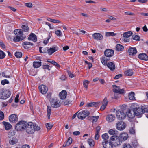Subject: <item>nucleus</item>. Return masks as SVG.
Wrapping results in <instances>:
<instances>
[{
    "label": "nucleus",
    "mask_w": 148,
    "mask_h": 148,
    "mask_svg": "<svg viewBox=\"0 0 148 148\" xmlns=\"http://www.w3.org/2000/svg\"><path fill=\"white\" fill-rule=\"evenodd\" d=\"M40 128L36 124H34L32 122H29L27 124L25 127V130L28 134H32L34 133L35 131L40 130Z\"/></svg>",
    "instance_id": "1"
},
{
    "label": "nucleus",
    "mask_w": 148,
    "mask_h": 148,
    "mask_svg": "<svg viewBox=\"0 0 148 148\" xmlns=\"http://www.w3.org/2000/svg\"><path fill=\"white\" fill-rule=\"evenodd\" d=\"M14 32L15 35V36L14 37L13 39L14 42L22 41L26 38V36L23 35L21 29H15L14 30Z\"/></svg>",
    "instance_id": "2"
},
{
    "label": "nucleus",
    "mask_w": 148,
    "mask_h": 148,
    "mask_svg": "<svg viewBox=\"0 0 148 148\" xmlns=\"http://www.w3.org/2000/svg\"><path fill=\"white\" fill-rule=\"evenodd\" d=\"M11 95V92L8 90L2 89L0 90V99H6L9 97Z\"/></svg>",
    "instance_id": "3"
},
{
    "label": "nucleus",
    "mask_w": 148,
    "mask_h": 148,
    "mask_svg": "<svg viewBox=\"0 0 148 148\" xmlns=\"http://www.w3.org/2000/svg\"><path fill=\"white\" fill-rule=\"evenodd\" d=\"M27 124V122L26 121H20L15 125V129L17 131L25 130Z\"/></svg>",
    "instance_id": "4"
},
{
    "label": "nucleus",
    "mask_w": 148,
    "mask_h": 148,
    "mask_svg": "<svg viewBox=\"0 0 148 148\" xmlns=\"http://www.w3.org/2000/svg\"><path fill=\"white\" fill-rule=\"evenodd\" d=\"M90 112L88 111L85 110L79 112L77 115V117L79 119H83L88 116Z\"/></svg>",
    "instance_id": "5"
},
{
    "label": "nucleus",
    "mask_w": 148,
    "mask_h": 148,
    "mask_svg": "<svg viewBox=\"0 0 148 148\" xmlns=\"http://www.w3.org/2000/svg\"><path fill=\"white\" fill-rule=\"evenodd\" d=\"M116 115L117 118L119 120H122L124 119L126 116L125 114L122 110L117 111Z\"/></svg>",
    "instance_id": "6"
},
{
    "label": "nucleus",
    "mask_w": 148,
    "mask_h": 148,
    "mask_svg": "<svg viewBox=\"0 0 148 148\" xmlns=\"http://www.w3.org/2000/svg\"><path fill=\"white\" fill-rule=\"evenodd\" d=\"M113 91L115 93L120 94H123L125 93V90L124 89H121L120 87L115 85L113 86Z\"/></svg>",
    "instance_id": "7"
},
{
    "label": "nucleus",
    "mask_w": 148,
    "mask_h": 148,
    "mask_svg": "<svg viewBox=\"0 0 148 148\" xmlns=\"http://www.w3.org/2000/svg\"><path fill=\"white\" fill-rule=\"evenodd\" d=\"M126 125L122 121L118 122L116 124V127L117 129L119 130H122L126 127Z\"/></svg>",
    "instance_id": "8"
},
{
    "label": "nucleus",
    "mask_w": 148,
    "mask_h": 148,
    "mask_svg": "<svg viewBox=\"0 0 148 148\" xmlns=\"http://www.w3.org/2000/svg\"><path fill=\"white\" fill-rule=\"evenodd\" d=\"M51 106L53 108H57L60 106V103L57 99L52 98L50 101Z\"/></svg>",
    "instance_id": "9"
},
{
    "label": "nucleus",
    "mask_w": 148,
    "mask_h": 148,
    "mask_svg": "<svg viewBox=\"0 0 148 148\" xmlns=\"http://www.w3.org/2000/svg\"><path fill=\"white\" fill-rule=\"evenodd\" d=\"M102 144L104 148H113L114 144L108 141L102 142Z\"/></svg>",
    "instance_id": "10"
},
{
    "label": "nucleus",
    "mask_w": 148,
    "mask_h": 148,
    "mask_svg": "<svg viewBox=\"0 0 148 148\" xmlns=\"http://www.w3.org/2000/svg\"><path fill=\"white\" fill-rule=\"evenodd\" d=\"M8 137L9 139V142L10 144L13 145L17 143L18 142V140L15 137H11V135L10 134H8Z\"/></svg>",
    "instance_id": "11"
},
{
    "label": "nucleus",
    "mask_w": 148,
    "mask_h": 148,
    "mask_svg": "<svg viewBox=\"0 0 148 148\" xmlns=\"http://www.w3.org/2000/svg\"><path fill=\"white\" fill-rule=\"evenodd\" d=\"M114 53V51L113 50L108 49L106 50L104 52L105 56L107 57H110L112 56Z\"/></svg>",
    "instance_id": "12"
},
{
    "label": "nucleus",
    "mask_w": 148,
    "mask_h": 148,
    "mask_svg": "<svg viewBox=\"0 0 148 148\" xmlns=\"http://www.w3.org/2000/svg\"><path fill=\"white\" fill-rule=\"evenodd\" d=\"M93 38L95 40H100L102 39L103 36L100 33H96L92 34Z\"/></svg>",
    "instance_id": "13"
},
{
    "label": "nucleus",
    "mask_w": 148,
    "mask_h": 148,
    "mask_svg": "<svg viewBox=\"0 0 148 148\" xmlns=\"http://www.w3.org/2000/svg\"><path fill=\"white\" fill-rule=\"evenodd\" d=\"M127 116L130 118H133L136 115L134 108L132 110H129L127 112Z\"/></svg>",
    "instance_id": "14"
},
{
    "label": "nucleus",
    "mask_w": 148,
    "mask_h": 148,
    "mask_svg": "<svg viewBox=\"0 0 148 148\" xmlns=\"http://www.w3.org/2000/svg\"><path fill=\"white\" fill-rule=\"evenodd\" d=\"M39 88L40 92L42 94H46L48 90L47 87L44 85L40 86Z\"/></svg>",
    "instance_id": "15"
},
{
    "label": "nucleus",
    "mask_w": 148,
    "mask_h": 148,
    "mask_svg": "<svg viewBox=\"0 0 148 148\" xmlns=\"http://www.w3.org/2000/svg\"><path fill=\"white\" fill-rule=\"evenodd\" d=\"M9 120L11 122L15 123L18 121V117L15 114H11L9 117Z\"/></svg>",
    "instance_id": "16"
},
{
    "label": "nucleus",
    "mask_w": 148,
    "mask_h": 148,
    "mask_svg": "<svg viewBox=\"0 0 148 148\" xmlns=\"http://www.w3.org/2000/svg\"><path fill=\"white\" fill-rule=\"evenodd\" d=\"M108 101L106 97L105 98L103 101L102 102V106L100 108L101 110H103L106 108L108 103Z\"/></svg>",
    "instance_id": "17"
},
{
    "label": "nucleus",
    "mask_w": 148,
    "mask_h": 148,
    "mask_svg": "<svg viewBox=\"0 0 148 148\" xmlns=\"http://www.w3.org/2000/svg\"><path fill=\"white\" fill-rule=\"evenodd\" d=\"M28 39L29 40H32L34 42L37 41V38L36 35L32 33H31Z\"/></svg>",
    "instance_id": "18"
},
{
    "label": "nucleus",
    "mask_w": 148,
    "mask_h": 148,
    "mask_svg": "<svg viewBox=\"0 0 148 148\" xmlns=\"http://www.w3.org/2000/svg\"><path fill=\"white\" fill-rule=\"evenodd\" d=\"M107 66L112 71L114 70L115 69V64L112 62H108L107 64Z\"/></svg>",
    "instance_id": "19"
},
{
    "label": "nucleus",
    "mask_w": 148,
    "mask_h": 148,
    "mask_svg": "<svg viewBox=\"0 0 148 148\" xmlns=\"http://www.w3.org/2000/svg\"><path fill=\"white\" fill-rule=\"evenodd\" d=\"M58 50L57 47H53L47 50V52L49 55H51Z\"/></svg>",
    "instance_id": "20"
},
{
    "label": "nucleus",
    "mask_w": 148,
    "mask_h": 148,
    "mask_svg": "<svg viewBox=\"0 0 148 148\" xmlns=\"http://www.w3.org/2000/svg\"><path fill=\"white\" fill-rule=\"evenodd\" d=\"M134 109L136 115V116H138L143 114V110H142L141 108H134Z\"/></svg>",
    "instance_id": "21"
},
{
    "label": "nucleus",
    "mask_w": 148,
    "mask_h": 148,
    "mask_svg": "<svg viewBox=\"0 0 148 148\" xmlns=\"http://www.w3.org/2000/svg\"><path fill=\"white\" fill-rule=\"evenodd\" d=\"M129 55H134L137 53V50L136 48L130 47L128 50Z\"/></svg>",
    "instance_id": "22"
},
{
    "label": "nucleus",
    "mask_w": 148,
    "mask_h": 148,
    "mask_svg": "<svg viewBox=\"0 0 148 148\" xmlns=\"http://www.w3.org/2000/svg\"><path fill=\"white\" fill-rule=\"evenodd\" d=\"M138 58L140 59L145 61L148 60V56L145 53L140 54L138 56Z\"/></svg>",
    "instance_id": "23"
},
{
    "label": "nucleus",
    "mask_w": 148,
    "mask_h": 148,
    "mask_svg": "<svg viewBox=\"0 0 148 148\" xmlns=\"http://www.w3.org/2000/svg\"><path fill=\"white\" fill-rule=\"evenodd\" d=\"M22 45L24 48L27 49L30 48V45H33V43L30 42H25L22 43Z\"/></svg>",
    "instance_id": "24"
},
{
    "label": "nucleus",
    "mask_w": 148,
    "mask_h": 148,
    "mask_svg": "<svg viewBox=\"0 0 148 148\" xmlns=\"http://www.w3.org/2000/svg\"><path fill=\"white\" fill-rule=\"evenodd\" d=\"M60 99H64L67 95V92L66 90H63L59 94Z\"/></svg>",
    "instance_id": "25"
},
{
    "label": "nucleus",
    "mask_w": 148,
    "mask_h": 148,
    "mask_svg": "<svg viewBox=\"0 0 148 148\" xmlns=\"http://www.w3.org/2000/svg\"><path fill=\"white\" fill-rule=\"evenodd\" d=\"M119 136L120 138L123 140H126L128 138V134L126 133L121 134Z\"/></svg>",
    "instance_id": "26"
},
{
    "label": "nucleus",
    "mask_w": 148,
    "mask_h": 148,
    "mask_svg": "<svg viewBox=\"0 0 148 148\" xmlns=\"http://www.w3.org/2000/svg\"><path fill=\"white\" fill-rule=\"evenodd\" d=\"M115 119V116L112 114H110L107 116L106 118V119L109 122L113 121Z\"/></svg>",
    "instance_id": "27"
},
{
    "label": "nucleus",
    "mask_w": 148,
    "mask_h": 148,
    "mask_svg": "<svg viewBox=\"0 0 148 148\" xmlns=\"http://www.w3.org/2000/svg\"><path fill=\"white\" fill-rule=\"evenodd\" d=\"M41 65V62L40 61L34 62H33V66L34 68H38Z\"/></svg>",
    "instance_id": "28"
},
{
    "label": "nucleus",
    "mask_w": 148,
    "mask_h": 148,
    "mask_svg": "<svg viewBox=\"0 0 148 148\" xmlns=\"http://www.w3.org/2000/svg\"><path fill=\"white\" fill-rule=\"evenodd\" d=\"M3 123L5 125V129L8 130L11 129L12 127L11 125L8 122L3 121Z\"/></svg>",
    "instance_id": "29"
},
{
    "label": "nucleus",
    "mask_w": 148,
    "mask_h": 148,
    "mask_svg": "<svg viewBox=\"0 0 148 148\" xmlns=\"http://www.w3.org/2000/svg\"><path fill=\"white\" fill-rule=\"evenodd\" d=\"M133 33L132 32L129 31L125 32H124L123 34V37L128 38Z\"/></svg>",
    "instance_id": "30"
},
{
    "label": "nucleus",
    "mask_w": 148,
    "mask_h": 148,
    "mask_svg": "<svg viewBox=\"0 0 148 148\" xmlns=\"http://www.w3.org/2000/svg\"><path fill=\"white\" fill-rule=\"evenodd\" d=\"M116 50L118 51H121L124 49L123 46L120 44H117L116 46Z\"/></svg>",
    "instance_id": "31"
},
{
    "label": "nucleus",
    "mask_w": 148,
    "mask_h": 148,
    "mask_svg": "<svg viewBox=\"0 0 148 148\" xmlns=\"http://www.w3.org/2000/svg\"><path fill=\"white\" fill-rule=\"evenodd\" d=\"M99 116H93L91 117H89L88 119L92 121V122H96L98 119Z\"/></svg>",
    "instance_id": "32"
},
{
    "label": "nucleus",
    "mask_w": 148,
    "mask_h": 148,
    "mask_svg": "<svg viewBox=\"0 0 148 148\" xmlns=\"http://www.w3.org/2000/svg\"><path fill=\"white\" fill-rule=\"evenodd\" d=\"M124 74L127 76H131L133 74V72L132 70H127L124 72Z\"/></svg>",
    "instance_id": "33"
},
{
    "label": "nucleus",
    "mask_w": 148,
    "mask_h": 148,
    "mask_svg": "<svg viewBox=\"0 0 148 148\" xmlns=\"http://www.w3.org/2000/svg\"><path fill=\"white\" fill-rule=\"evenodd\" d=\"M121 143V140H120L119 137L118 136V137H117L115 141L114 142L113 144L115 146H117L120 145Z\"/></svg>",
    "instance_id": "34"
},
{
    "label": "nucleus",
    "mask_w": 148,
    "mask_h": 148,
    "mask_svg": "<svg viewBox=\"0 0 148 148\" xmlns=\"http://www.w3.org/2000/svg\"><path fill=\"white\" fill-rule=\"evenodd\" d=\"M47 62L50 63L57 67H60V65L54 61L51 60H48Z\"/></svg>",
    "instance_id": "35"
},
{
    "label": "nucleus",
    "mask_w": 148,
    "mask_h": 148,
    "mask_svg": "<svg viewBox=\"0 0 148 148\" xmlns=\"http://www.w3.org/2000/svg\"><path fill=\"white\" fill-rule=\"evenodd\" d=\"M102 137L103 140L102 142L108 141L109 137L108 136V134L107 133H105L103 134L102 136Z\"/></svg>",
    "instance_id": "36"
},
{
    "label": "nucleus",
    "mask_w": 148,
    "mask_h": 148,
    "mask_svg": "<svg viewBox=\"0 0 148 148\" xmlns=\"http://www.w3.org/2000/svg\"><path fill=\"white\" fill-rule=\"evenodd\" d=\"M51 107L50 106H47V115L48 119H50V115L51 113Z\"/></svg>",
    "instance_id": "37"
},
{
    "label": "nucleus",
    "mask_w": 148,
    "mask_h": 148,
    "mask_svg": "<svg viewBox=\"0 0 148 148\" xmlns=\"http://www.w3.org/2000/svg\"><path fill=\"white\" fill-rule=\"evenodd\" d=\"M22 29V31L23 32H27L29 30V28L28 27L27 25H23L21 27Z\"/></svg>",
    "instance_id": "38"
},
{
    "label": "nucleus",
    "mask_w": 148,
    "mask_h": 148,
    "mask_svg": "<svg viewBox=\"0 0 148 148\" xmlns=\"http://www.w3.org/2000/svg\"><path fill=\"white\" fill-rule=\"evenodd\" d=\"M134 95L135 94L133 92H131L129 95V99L131 100H135V99L134 97Z\"/></svg>",
    "instance_id": "39"
},
{
    "label": "nucleus",
    "mask_w": 148,
    "mask_h": 148,
    "mask_svg": "<svg viewBox=\"0 0 148 148\" xmlns=\"http://www.w3.org/2000/svg\"><path fill=\"white\" fill-rule=\"evenodd\" d=\"M88 143L89 144L90 146L91 147L94 146V140L92 139H89L88 140Z\"/></svg>",
    "instance_id": "40"
},
{
    "label": "nucleus",
    "mask_w": 148,
    "mask_h": 148,
    "mask_svg": "<svg viewBox=\"0 0 148 148\" xmlns=\"http://www.w3.org/2000/svg\"><path fill=\"white\" fill-rule=\"evenodd\" d=\"M118 137V136H113L111 137L109 140V142H110L111 143H112L113 144H114V142L115 141V140L116 139L117 137Z\"/></svg>",
    "instance_id": "41"
},
{
    "label": "nucleus",
    "mask_w": 148,
    "mask_h": 148,
    "mask_svg": "<svg viewBox=\"0 0 148 148\" xmlns=\"http://www.w3.org/2000/svg\"><path fill=\"white\" fill-rule=\"evenodd\" d=\"M142 110H143V113H144L145 112H147V111L148 110V107L146 106H142L141 108Z\"/></svg>",
    "instance_id": "42"
},
{
    "label": "nucleus",
    "mask_w": 148,
    "mask_h": 148,
    "mask_svg": "<svg viewBox=\"0 0 148 148\" xmlns=\"http://www.w3.org/2000/svg\"><path fill=\"white\" fill-rule=\"evenodd\" d=\"M116 34L114 33L113 32H107L106 33V36H115Z\"/></svg>",
    "instance_id": "43"
},
{
    "label": "nucleus",
    "mask_w": 148,
    "mask_h": 148,
    "mask_svg": "<svg viewBox=\"0 0 148 148\" xmlns=\"http://www.w3.org/2000/svg\"><path fill=\"white\" fill-rule=\"evenodd\" d=\"M132 39L133 40L136 41H139L140 40V36L138 35H133L132 36Z\"/></svg>",
    "instance_id": "44"
},
{
    "label": "nucleus",
    "mask_w": 148,
    "mask_h": 148,
    "mask_svg": "<svg viewBox=\"0 0 148 148\" xmlns=\"http://www.w3.org/2000/svg\"><path fill=\"white\" fill-rule=\"evenodd\" d=\"M101 62L103 64L105 65H107V60L106 58L105 57H102L101 59Z\"/></svg>",
    "instance_id": "45"
},
{
    "label": "nucleus",
    "mask_w": 148,
    "mask_h": 148,
    "mask_svg": "<svg viewBox=\"0 0 148 148\" xmlns=\"http://www.w3.org/2000/svg\"><path fill=\"white\" fill-rule=\"evenodd\" d=\"M15 55L17 58H20L22 57V53L21 52H16L15 53Z\"/></svg>",
    "instance_id": "46"
},
{
    "label": "nucleus",
    "mask_w": 148,
    "mask_h": 148,
    "mask_svg": "<svg viewBox=\"0 0 148 148\" xmlns=\"http://www.w3.org/2000/svg\"><path fill=\"white\" fill-rule=\"evenodd\" d=\"M123 148H132L131 145L128 143H124L123 145Z\"/></svg>",
    "instance_id": "47"
},
{
    "label": "nucleus",
    "mask_w": 148,
    "mask_h": 148,
    "mask_svg": "<svg viewBox=\"0 0 148 148\" xmlns=\"http://www.w3.org/2000/svg\"><path fill=\"white\" fill-rule=\"evenodd\" d=\"M5 56V53L2 51L0 50V59H3Z\"/></svg>",
    "instance_id": "48"
},
{
    "label": "nucleus",
    "mask_w": 148,
    "mask_h": 148,
    "mask_svg": "<svg viewBox=\"0 0 148 148\" xmlns=\"http://www.w3.org/2000/svg\"><path fill=\"white\" fill-rule=\"evenodd\" d=\"M88 83L89 81L88 80H85L83 82L84 86L86 88H88Z\"/></svg>",
    "instance_id": "49"
},
{
    "label": "nucleus",
    "mask_w": 148,
    "mask_h": 148,
    "mask_svg": "<svg viewBox=\"0 0 148 148\" xmlns=\"http://www.w3.org/2000/svg\"><path fill=\"white\" fill-rule=\"evenodd\" d=\"M46 126L47 130H50L53 126L50 123H47L46 124Z\"/></svg>",
    "instance_id": "50"
},
{
    "label": "nucleus",
    "mask_w": 148,
    "mask_h": 148,
    "mask_svg": "<svg viewBox=\"0 0 148 148\" xmlns=\"http://www.w3.org/2000/svg\"><path fill=\"white\" fill-rule=\"evenodd\" d=\"M72 142V138L71 137H69L68 140L66 142V143H67V145H70Z\"/></svg>",
    "instance_id": "51"
},
{
    "label": "nucleus",
    "mask_w": 148,
    "mask_h": 148,
    "mask_svg": "<svg viewBox=\"0 0 148 148\" xmlns=\"http://www.w3.org/2000/svg\"><path fill=\"white\" fill-rule=\"evenodd\" d=\"M101 129V127L100 126H97L95 128L96 131L95 133H97L99 134Z\"/></svg>",
    "instance_id": "52"
},
{
    "label": "nucleus",
    "mask_w": 148,
    "mask_h": 148,
    "mask_svg": "<svg viewBox=\"0 0 148 148\" xmlns=\"http://www.w3.org/2000/svg\"><path fill=\"white\" fill-rule=\"evenodd\" d=\"M2 75L3 77L6 78H10V75H8L7 72H3L2 73Z\"/></svg>",
    "instance_id": "53"
},
{
    "label": "nucleus",
    "mask_w": 148,
    "mask_h": 148,
    "mask_svg": "<svg viewBox=\"0 0 148 148\" xmlns=\"http://www.w3.org/2000/svg\"><path fill=\"white\" fill-rule=\"evenodd\" d=\"M1 83L2 85H4L6 84H8L9 83V82L7 79H4L1 81Z\"/></svg>",
    "instance_id": "54"
},
{
    "label": "nucleus",
    "mask_w": 148,
    "mask_h": 148,
    "mask_svg": "<svg viewBox=\"0 0 148 148\" xmlns=\"http://www.w3.org/2000/svg\"><path fill=\"white\" fill-rule=\"evenodd\" d=\"M4 117V114L1 111H0V120H3Z\"/></svg>",
    "instance_id": "55"
},
{
    "label": "nucleus",
    "mask_w": 148,
    "mask_h": 148,
    "mask_svg": "<svg viewBox=\"0 0 148 148\" xmlns=\"http://www.w3.org/2000/svg\"><path fill=\"white\" fill-rule=\"evenodd\" d=\"M56 34L58 36H62V33L60 30H57L55 32Z\"/></svg>",
    "instance_id": "56"
},
{
    "label": "nucleus",
    "mask_w": 148,
    "mask_h": 148,
    "mask_svg": "<svg viewBox=\"0 0 148 148\" xmlns=\"http://www.w3.org/2000/svg\"><path fill=\"white\" fill-rule=\"evenodd\" d=\"M50 66L48 65H42V68L44 69H47L49 70H50V69H49Z\"/></svg>",
    "instance_id": "57"
},
{
    "label": "nucleus",
    "mask_w": 148,
    "mask_h": 148,
    "mask_svg": "<svg viewBox=\"0 0 148 148\" xmlns=\"http://www.w3.org/2000/svg\"><path fill=\"white\" fill-rule=\"evenodd\" d=\"M122 38V40H123L125 42H127L130 41V39L128 38L123 37Z\"/></svg>",
    "instance_id": "58"
},
{
    "label": "nucleus",
    "mask_w": 148,
    "mask_h": 148,
    "mask_svg": "<svg viewBox=\"0 0 148 148\" xmlns=\"http://www.w3.org/2000/svg\"><path fill=\"white\" fill-rule=\"evenodd\" d=\"M130 133L132 134H134L135 133V130L132 127L130 129Z\"/></svg>",
    "instance_id": "59"
},
{
    "label": "nucleus",
    "mask_w": 148,
    "mask_h": 148,
    "mask_svg": "<svg viewBox=\"0 0 148 148\" xmlns=\"http://www.w3.org/2000/svg\"><path fill=\"white\" fill-rule=\"evenodd\" d=\"M109 134L110 135H114L115 134V130L111 129L109 130L108 132Z\"/></svg>",
    "instance_id": "60"
},
{
    "label": "nucleus",
    "mask_w": 148,
    "mask_h": 148,
    "mask_svg": "<svg viewBox=\"0 0 148 148\" xmlns=\"http://www.w3.org/2000/svg\"><path fill=\"white\" fill-rule=\"evenodd\" d=\"M51 36H49L48 38L46 39V40H44L43 41V43L45 45L47 44L48 43L49 40Z\"/></svg>",
    "instance_id": "61"
},
{
    "label": "nucleus",
    "mask_w": 148,
    "mask_h": 148,
    "mask_svg": "<svg viewBox=\"0 0 148 148\" xmlns=\"http://www.w3.org/2000/svg\"><path fill=\"white\" fill-rule=\"evenodd\" d=\"M138 143L137 141L134 140L132 143V145L134 147H137L138 145Z\"/></svg>",
    "instance_id": "62"
},
{
    "label": "nucleus",
    "mask_w": 148,
    "mask_h": 148,
    "mask_svg": "<svg viewBox=\"0 0 148 148\" xmlns=\"http://www.w3.org/2000/svg\"><path fill=\"white\" fill-rule=\"evenodd\" d=\"M94 104H95L94 102H91L89 103L86 105V107H89L94 106Z\"/></svg>",
    "instance_id": "63"
},
{
    "label": "nucleus",
    "mask_w": 148,
    "mask_h": 148,
    "mask_svg": "<svg viewBox=\"0 0 148 148\" xmlns=\"http://www.w3.org/2000/svg\"><path fill=\"white\" fill-rule=\"evenodd\" d=\"M125 14L126 15H131L134 16L135 15L134 14L130 12H125Z\"/></svg>",
    "instance_id": "64"
}]
</instances>
